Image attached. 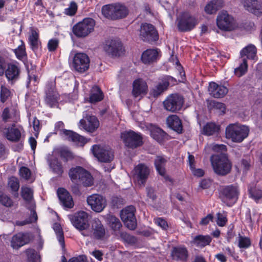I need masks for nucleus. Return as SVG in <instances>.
<instances>
[{"instance_id":"obj_26","label":"nucleus","mask_w":262,"mask_h":262,"mask_svg":"<svg viewBox=\"0 0 262 262\" xmlns=\"http://www.w3.org/2000/svg\"><path fill=\"white\" fill-rule=\"evenodd\" d=\"M4 73L8 81H11V83H13L19 78L20 70L16 66L13 64H9Z\"/></svg>"},{"instance_id":"obj_35","label":"nucleus","mask_w":262,"mask_h":262,"mask_svg":"<svg viewBox=\"0 0 262 262\" xmlns=\"http://www.w3.org/2000/svg\"><path fill=\"white\" fill-rule=\"evenodd\" d=\"M103 99V94L97 86H94L92 88L90 96V101L91 103H96L101 101Z\"/></svg>"},{"instance_id":"obj_29","label":"nucleus","mask_w":262,"mask_h":262,"mask_svg":"<svg viewBox=\"0 0 262 262\" xmlns=\"http://www.w3.org/2000/svg\"><path fill=\"white\" fill-rule=\"evenodd\" d=\"M150 132L151 137L160 143L167 139V134L159 127L152 126Z\"/></svg>"},{"instance_id":"obj_9","label":"nucleus","mask_w":262,"mask_h":262,"mask_svg":"<svg viewBox=\"0 0 262 262\" xmlns=\"http://www.w3.org/2000/svg\"><path fill=\"white\" fill-rule=\"evenodd\" d=\"M95 20L91 18H86L77 23L73 27V32L78 37H84L88 35L94 30Z\"/></svg>"},{"instance_id":"obj_6","label":"nucleus","mask_w":262,"mask_h":262,"mask_svg":"<svg viewBox=\"0 0 262 262\" xmlns=\"http://www.w3.org/2000/svg\"><path fill=\"white\" fill-rule=\"evenodd\" d=\"M120 138L125 146L129 148L135 149L143 144L142 135L132 130L121 133Z\"/></svg>"},{"instance_id":"obj_60","label":"nucleus","mask_w":262,"mask_h":262,"mask_svg":"<svg viewBox=\"0 0 262 262\" xmlns=\"http://www.w3.org/2000/svg\"><path fill=\"white\" fill-rule=\"evenodd\" d=\"M147 197L151 199L152 202L157 199V194L155 190L151 187H147L146 188Z\"/></svg>"},{"instance_id":"obj_25","label":"nucleus","mask_w":262,"mask_h":262,"mask_svg":"<svg viewBox=\"0 0 262 262\" xmlns=\"http://www.w3.org/2000/svg\"><path fill=\"white\" fill-rule=\"evenodd\" d=\"M173 259L180 261H186L188 257V251L184 246H177L173 248L171 253Z\"/></svg>"},{"instance_id":"obj_2","label":"nucleus","mask_w":262,"mask_h":262,"mask_svg":"<svg viewBox=\"0 0 262 262\" xmlns=\"http://www.w3.org/2000/svg\"><path fill=\"white\" fill-rule=\"evenodd\" d=\"M68 219L74 227L81 232L84 236H89L92 233L90 231L88 214L84 211H80L68 215Z\"/></svg>"},{"instance_id":"obj_13","label":"nucleus","mask_w":262,"mask_h":262,"mask_svg":"<svg viewBox=\"0 0 262 262\" xmlns=\"http://www.w3.org/2000/svg\"><path fill=\"white\" fill-rule=\"evenodd\" d=\"M90 66V59L88 56L82 53L76 54L73 59V67L80 73L86 71Z\"/></svg>"},{"instance_id":"obj_30","label":"nucleus","mask_w":262,"mask_h":262,"mask_svg":"<svg viewBox=\"0 0 262 262\" xmlns=\"http://www.w3.org/2000/svg\"><path fill=\"white\" fill-rule=\"evenodd\" d=\"M158 57V52L157 50L148 49L142 53L141 60L145 64H150L156 61Z\"/></svg>"},{"instance_id":"obj_14","label":"nucleus","mask_w":262,"mask_h":262,"mask_svg":"<svg viewBox=\"0 0 262 262\" xmlns=\"http://www.w3.org/2000/svg\"><path fill=\"white\" fill-rule=\"evenodd\" d=\"M86 201L91 208L96 212H101L106 206L105 199L98 194H93L88 196Z\"/></svg>"},{"instance_id":"obj_8","label":"nucleus","mask_w":262,"mask_h":262,"mask_svg":"<svg viewBox=\"0 0 262 262\" xmlns=\"http://www.w3.org/2000/svg\"><path fill=\"white\" fill-rule=\"evenodd\" d=\"M184 99L183 96L178 93L169 95L163 101L164 108L167 111L177 113L181 111L184 105Z\"/></svg>"},{"instance_id":"obj_43","label":"nucleus","mask_w":262,"mask_h":262,"mask_svg":"<svg viewBox=\"0 0 262 262\" xmlns=\"http://www.w3.org/2000/svg\"><path fill=\"white\" fill-rule=\"evenodd\" d=\"M53 229L56 233L59 243L62 247L64 246V240L62 229L58 223H55L53 225Z\"/></svg>"},{"instance_id":"obj_49","label":"nucleus","mask_w":262,"mask_h":262,"mask_svg":"<svg viewBox=\"0 0 262 262\" xmlns=\"http://www.w3.org/2000/svg\"><path fill=\"white\" fill-rule=\"evenodd\" d=\"M248 64L247 59L245 58L243 59V62L240 66L234 70L235 74L238 77H241L244 75L247 71Z\"/></svg>"},{"instance_id":"obj_17","label":"nucleus","mask_w":262,"mask_h":262,"mask_svg":"<svg viewBox=\"0 0 262 262\" xmlns=\"http://www.w3.org/2000/svg\"><path fill=\"white\" fill-rule=\"evenodd\" d=\"M233 18L227 11H222L216 18L218 27L223 30L230 31L233 27Z\"/></svg>"},{"instance_id":"obj_46","label":"nucleus","mask_w":262,"mask_h":262,"mask_svg":"<svg viewBox=\"0 0 262 262\" xmlns=\"http://www.w3.org/2000/svg\"><path fill=\"white\" fill-rule=\"evenodd\" d=\"M0 204L6 207H11L13 205V201L10 196L0 191Z\"/></svg>"},{"instance_id":"obj_15","label":"nucleus","mask_w":262,"mask_h":262,"mask_svg":"<svg viewBox=\"0 0 262 262\" xmlns=\"http://www.w3.org/2000/svg\"><path fill=\"white\" fill-rule=\"evenodd\" d=\"M106 52L113 57H119L123 54L124 49L122 42L117 39L108 41L104 47Z\"/></svg>"},{"instance_id":"obj_44","label":"nucleus","mask_w":262,"mask_h":262,"mask_svg":"<svg viewBox=\"0 0 262 262\" xmlns=\"http://www.w3.org/2000/svg\"><path fill=\"white\" fill-rule=\"evenodd\" d=\"M21 195L26 202H31L33 198V190L29 187L23 186L21 188Z\"/></svg>"},{"instance_id":"obj_31","label":"nucleus","mask_w":262,"mask_h":262,"mask_svg":"<svg viewBox=\"0 0 262 262\" xmlns=\"http://www.w3.org/2000/svg\"><path fill=\"white\" fill-rule=\"evenodd\" d=\"M248 190L250 196L256 203L262 201V189L257 187L254 183H251L249 185Z\"/></svg>"},{"instance_id":"obj_54","label":"nucleus","mask_w":262,"mask_h":262,"mask_svg":"<svg viewBox=\"0 0 262 262\" xmlns=\"http://www.w3.org/2000/svg\"><path fill=\"white\" fill-rule=\"evenodd\" d=\"M35 205L34 203H31L29 207V209L30 210V215L28 219L29 222L31 223L35 222L37 220V215L35 211Z\"/></svg>"},{"instance_id":"obj_40","label":"nucleus","mask_w":262,"mask_h":262,"mask_svg":"<svg viewBox=\"0 0 262 262\" xmlns=\"http://www.w3.org/2000/svg\"><path fill=\"white\" fill-rule=\"evenodd\" d=\"M63 133L68 137L69 140L73 142L83 145L86 142L85 139L83 137L71 130H64Z\"/></svg>"},{"instance_id":"obj_38","label":"nucleus","mask_w":262,"mask_h":262,"mask_svg":"<svg viewBox=\"0 0 262 262\" xmlns=\"http://www.w3.org/2000/svg\"><path fill=\"white\" fill-rule=\"evenodd\" d=\"M48 162L53 172L58 175H61L63 173L62 165L56 158H48Z\"/></svg>"},{"instance_id":"obj_47","label":"nucleus","mask_w":262,"mask_h":262,"mask_svg":"<svg viewBox=\"0 0 262 262\" xmlns=\"http://www.w3.org/2000/svg\"><path fill=\"white\" fill-rule=\"evenodd\" d=\"M238 238V246L239 248L247 249L251 246V242L249 237L242 236L239 234Z\"/></svg>"},{"instance_id":"obj_4","label":"nucleus","mask_w":262,"mask_h":262,"mask_svg":"<svg viewBox=\"0 0 262 262\" xmlns=\"http://www.w3.org/2000/svg\"><path fill=\"white\" fill-rule=\"evenodd\" d=\"M103 15L111 20L125 17L128 14L127 9L120 4H112L103 6L101 9Z\"/></svg>"},{"instance_id":"obj_42","label":"nucleus","mask_w":262,"mask_h":262,"mask_svg":"<svg viewBox=\"0 0 262 262\" xmlns=\"http://www.w3.org/2000/svg\"><path fill=\"white\" fill-rule=\"evenodd\" d=\"M107 221L111 228L114 231H118L122 227V224L120 220L114 215H110L107 217Z\"/></svg>"},{"instance_id":"obj_19","label":"nucleus","mask_w":262,"mask_h":262,"mask_svg":"<svg viewBox=\"0 0 262 262\" xmlns=\"http://www.w3.org/2000/svg\"><path fill=\"white\" fill-rule=\"evenodd\" d=\"M90 231L92 234L89 236L93 237L96 239L101 240L104 237L105 234V228L98 219H94L92 222Z\"/></svg>"},{"instance_id":"obj_33","label":"nucleus","mask_w":262,"mask_h":262,"mask_svg":"<svg viewBox=\"0 0 262 262\" xmlns=\"http://www.w3.org/2000/svg\"><path fill=\"white\" fill-rule=\"evenodd\" d=\"M4 133L7 139L13 142L18 141L21 137L20 130L13 127L7 128Z\"/></svg>"},{"instance_id":"obj_1","label":"nucleus","mask_w":262,"mask_h":262,"mask_svg":"<svg viewBox=\"0 0 262 262\" xmlns=\"http://www.w3.org/2000/svg\"><path fill=\"white\" fill-rule=\"evenodd\" d=\"M211 164L215 173L226 176L231 169L232 164L225 153H217L210 158Z\"/></svg>"},{"instance_id":"obj_28","label":"nucleus","mask_w":262,"mask_h":262,"mask_svg":"<svg viewBox=\"0 0 262 262\" xmlns=\"http://www.w3.org/2000/svg\"><path fill=\"white\" fill-rule=\"evenodd\" d=\"M147 89V84L144 81L140 79L136 80L133 83L132 93L134 97H137L140 95L146 94Z\"/></svg>"},{"instance_id":"obj_37","label":"nucleus","mask_w":262,"mask_h":262,"mask_svg":"<svg viewBox=\"0 0 262 262\" xmlns=\"http://www.w3.org/2000/svg\"><path fill=\"white\" fill-rule=\"evenodd\" d=\"M211 240L209 235H199L194 237L193 243L196 246L202 248L209 245Z\"/></svg>"},{"instance_id":"obj_16","label":"nucleus","mask_w":262,"mask_h":262,"mask_svg":"<svg viewBox=\"0 0 262 262\" xmlns=\"http://www.w3.org/2000/svg\"><path fill=\"white\" fill-rule=\"evenodd\" d=\"M80 126L87 132L93 133L99 126V121L95 116L86 114L80 121Z\"/></svg>"},{"instance_id":"obj_50","label":"nucleus","mask_w":262,"mask_h":262,"mask_svg":"<svg viewBox=\"0 0 262 262\" xmlns=\"http://www.w3.org/2000/svg\"><path fill=\"white\" fill-rule=\"evenodd\" d=\"M28 262H38L40 256L37 252L32 249H28L26 251Z\"/></svg>"},{"instance_id":"obj_56","label":"nucleus","mask_w":262,"mask_h":262,"mask_svg":"<svg viewBox=\"0 0 262 262\" xmlns=\"http://www.w3.org/2000/svg\"><path fill=\"white\" fill-rule=\"evenodd\" d=\"M31 173L30 170L26 167H21L19 170L20 176L26 180H28L30 179Z\"/></svg>"},{"instance_id":"obj_24","label":"nucleus","mask_w":262,"mask_h":262,"mask_svg":"<svg viewBox=\"0 0 262 262\" xmlns=\"http://www.w3.org/2000/svg\"><path fill=\"white\" fill-rule=\"evenodd\" d=\"M167 126L177 132L181 134L183 132V125L181 120L176 115H171L166 118Z\"/></svg>"},{"instance_id":"obj_11","label":"nucleus","mask_w":262,"mask_h":262,"mask_svg":"<svg viewBox=\"0 0 262 262\" xmlns=\"http://www.w3.org/2000/svg\"><path fill=\"white\" fill-rule=\"evenodd\" d=\"M136 208L130 205L125 207L120 212V217L127 228L130 230H134L137 227V220L135 213Z\"/></svg>"},{"instance_id":"obj_12","label":"nucleus","mask_w":262,"mask_h":262,"mask_svg":"<svg viewBox=\"0 0 262 262\" xmlns=\"http://www.w3.org/2000/svg\"><path fill=\"white\" fill-rule=\"evenodd\" d=\"M92 151L95 157L102 162H110L114 159V152L109 147L98 145L93 146Z\"/></svg>"},{"instance_id":"obj_53","label":"nucleus","mask_w":262,"mask_h":262,"mask_svg":"<svg viewBox=\"0 0 262 262\" xmlns=\"http://www.w3.org/2000/svg\"><path fill=\"white\" fill-rule=\"evenodd\" d=\"M10 90L7 89L5 86L2 85L1 86V101L3 103H4L7 101V100L8 99V98L10 96Z\"/></svg>"},{"instance_id":"obj_63","label":"nucleus","mask_w":262,"mask_h":262,"mask_svg":"<svg viewBox=\"0 0 262 262\" xmlns=\"http://www.w3.org/2000/svg\"><path fill=\"white\" fill-rule=\"evenodd\" d=\"M212 4H213V11H217L224 6V2L223 0H212Z\"/></svg>"},{"instance_id":"obj_23","label":"nucleus","mask_w":262,"mask_h":262,"mask_svg":"<svg viewBox=\"0 0 262 262\" xmlns=\"http://www.w3.org/2000/svg\"><path fill=\"white\" fill-rule=\"evenodd\" d=\"M208 91L210 95L216 98H222L228 93V89L223 85L217 84L214 82L209 83Z\"/></svg>"},{"instance_id":"obj_3","label":"nucleus","mask_w":262,"mask_h":262,"mask_svg":"<svg viewBox=\"0 0 262 262\" xmlns=\"http://www.w3.org/2000/svg\"><path fill=\"white\" fill-rule=\"evenodd\" d=\"M239 192L237 183L223 186L220 190V198L226 205L231 206L237 201Z\"/></svg>"},{"instance_id":"obj_27","label":"nucleus","mask_w":262,"mask_h":262,"mask_svg":"<svg viewBox=\"0 0 262 262\" xmlns=\"http://www.w3.org/2000/svg\"><path fill=\"white\" fill-rule=\"evenodd\" d=\"M244 8L249 12L256 15L261 13V4L257 0H244Z\"/></svg>"},{"instance_id":"obj_32","label":"nucleus","mask_w":262,"mask_h":262,"mask_svg":"<svg viewBox=\"0 0 262 262\" xmlns=\"http://www.w3.org/2000/svg\"><path fill=\"white\" fill-rule=\"evenodd\" d=\"M135 174L141 180H145L148 178L150 170L145 164H139L135 168Z\"/></svg>"},{"instance_id":"obj_48","label":"nucleus","mask_w":262,"mask_h":262,"mask_svg":"<svg viewBox=\"0 0 262 262\" xmlns=\"http://www.w3.org/2000/svg\"><path fill=\"white\" fill-rule=\"evenodd\" d=\"M70 188L72 192L76 195L79 196L84 191L80 182L71 181Z\"/></svg>"},{"instance_id":"obj_55","label":"nucleus","mask_w":262,"mask_h":262,"mask_svg":"<svg viewBox=\"0 0 262 262\" xmlns=\"http://www.w3.org/2000/svg\"><path fill=\"white\" fill-rule=\"evenodd\" d=\"M120 234L121 238L126 243L134 244L137 241V239L135 236L131 235L126 232H121Z\"/></svg>"},{"instance_id":"obj_18","label":"nucleus","mask_w":262,"mask_h":262,"mask_svg":"<svg viewBox=\"0 0 262 262\" xmlns=\"http://www.w3.org/2000/svg\"><path fill=\"white\" fill-rule=\"evenodd\" d=\"M69 175L71 179L74 180H91L93 179L90 172L81 166L71 168Z\"/></svg>"},{"instance_id":"obj_34","label":"nucleus","mask_w":262,"mask_h":262,"mask_svg":"<svg viewBox=\"0 0 262 262\" xmlns=\"http://www.w3.org/2000/svg\"><path fill=\"white\" fill-rule=\"evenodd\" d=\"M220 126L213 122L207 123L203 128L202 134L207 136L215 135L219 133Z\"/></svg>"},{"instance_id":"obj_52","label":"nucleus","mask_w":262,"mask_h":262,"mask_svg":"<svg viewBox=\"0 0 262 262\" xmlns=\"http://www.w3.org/2000/svg\"><path fill=\"white\" fill-rule=\"evenodd\" d=\"M8 185L11 193L15 196L17 197L18 195L17 191L19 188V181H8Z\"/></svg>"},{"instance_id":"obj_59","label":"nucleus","mask_w":262,"mask_h":262,"mask_svg":"<svg viewBox=\"0 0 262 262\" xmlns=\"http://www.w3.org/2000/svg\"><path fill=\"white\" fill-rule=\"evenodd\" d=\"M59 43V41L57 39H52L50 40L48 43V48L50 51L52 52L56 50Z\"/></svg>"},{"instance_id":"obj_58","label":"nucleus","mask_w":262,"mask_h":262,"mask_svg":"<svg viewBox=\"0 0 262 262\" xmlns=\"http://www.w3.org/2000/svg\"><path fill=\"white\" fill-rule=\"evenodd\" d=\"M14 52L18 59H22L26 55L25 48L24 45L19 46L15 50Z\"/></svg>"},{"instance_id":"obj_20","label":"nucleus","mask_w":262,"mask_h":262,"mask_svg":"<svg viewBox=\"0 0 262 262\" xmlns=\"http://www.w3.org/2000/svg\"><path fill=\"white\" fill-rule=\"evenodd\" d=\"M57 195L60 204L67 208H72L74 203L70 193L64 188H59L57 190Z\"/></svg>"},{"instance_id":"obj_62","label":"nucleus","mask_w":262,"mask_h":262,"mask_svg":"<svg viewBox=\"0 0 262 262\" xmlns=\"http://www.w3.org/2000/svg\"><path fill=\"white\" fill-rule=\"evenodd\" d=\"M217 224L221 227L225 226L227 221L226 217L221 213L217 214Z\"/></svg>"},{"instance_id":"obj_36","label":"nucleus","mask_w":262,"mask_h":262,"mask_svg":"<svg viewBox=\"0 0 262 262\" xmlns=\"http://www.w3.org/2000/svg\"><path fill=\"white\" fill-rule=\"evenodd\" d=\"M166 162V159L162 156H157L154 162L157 171L159 174L163 176L164 178L165 174V166Z\"/></svg>"},{"instance_id":"obj_51","label":"nucleus","mask_w":262,"mask_h":262,"mask_svg":"<svg viewBox=\"0 0 262 262\" xmlns=\"http://www.w3.org/2000/svg\"><path fill=\"white\" fill-rule=\"evenodd\" d=\"M29 40L32 49L34 50L38 48V34L36 31H32L31 34L29 36Z\"/></svg>"},{"instance_id":"obj_39","label":"nucleus","mask_w":262,"mask_h":262,"mask_svg":"<svg viewBox=\"0 0 262 262\" xmlns=\"http://www.w3.org/2000/svg\"><path fill=\"white\" fill-rule=\"evenodd\" d=\"M256 54V47L253 45H249L244 48L240 53L241 58L246 56L247 58L254 59Z\"/></svg>"},{"instance_id":"obj_21","label":"nucleus","mask_w":262,"mask_h":262,"mask_svg":"<svg viewBox=\"0 0 262 262\" xmlns=\"http://www.w3.org/2000/svg\"><path fill=\"white\" fill-rule=\"evenodd\" d=\"M55 84L50 82L47 85L46 101L51 107L54 105L57 102L58 94L55 90Z\"/></svg>"},{"instance_id":"obj_5","label":"nucleus","mask_w":262,"mask_h":262,"mask_svg":"<svg viewBox=\"0 0 262 262\" xmlns=\"http://www.w3.org/2000/svg\"><path fill=\"white\" fill-rule=\"evenodd\" d=\"M249 134V128L245 125L230 124L226 128V136L236 142H241Z\"/></svg>"},{"instance_id":"obj_61","label":"nucleus","mask_w":262,"mask_h":262,"mask_svg":"<svg viewBox=\"0 0 262 262\" xmlns=\"http://www.w3.org/2000/svg\"><path fill=\"white\" fill-rule=\"evenodd\" d=\"M162 81L165 84H166V83L167 84V87L169 85H173L177 83L176 79L170 76H165L162 80Z\"/></svg>"},{"instance_id":"obj_7","label":"nucleus","mask_w":262,"mask_h":262,"mask_svg":"<svg viewBox=\"0 0 262 262\" xmlns=\"http://www.w3.org/2000/svg\"><path fill=\"white\" fill-rule=\"evenodd\" d=\"M198 23V18L187 12L182 13L177 19L178 29L182 32L191 31Z\"/></svg>"},{"instance_id":"obj_10","label":"nucleus","mask_w":262,"mask_h":262,"mask_svg":"<svg viewBox=\"0 0 262 262\" xmlns=\"http://www.w3.org/2000/svg\"><path fill=\"white\" fill-rule=\"evenodd\" d=\"M139 35L141 40L148 42L156 41L159 39L158 33L155 27L146 23L141 24Z\"/></svg>"},{"instance_id":"obj_64","label":"nucleus","mask_w":262,"mask_h":262,"mask_svg":"<svg viewBox=\"0 0 262 262\" xmlns=\"http://www.w3.org/2000/svg\"><path fill=\"white\" fill-rule=\"evenodd\" d=\"M86 257L84 255H79L77 257H73L70 258L69 262H86Z\"/></svg>"},{"instance_id":"obj_57","label":"nucleus","mask_w":262,"mask_h":262,"mask_svg":"<svg viewBox=\"0 0 262 262\" xmlns=\"http://www.w3.org/2000/svg\"><path fill=\"white\" fill-rule=\"evenodd\" d=\"M77 9V6L76 3L72 2L71 3L69 7L65 10V13L69 15H73L75 14Z\"/></svg>"},{"instance_id":"obj_45","label":"nucleus","mask_w":262,"mask_h":262,"mask_svg":"<svg viewBox=\"0 0 262 262\" xmlns=\"http://www.w3.org/2000/svg\"><path fill=\"white\" fill-rule=\"evenodd\" d=\"M167 88V84H165L162 81L152 90L151 94L154 97H157L165 91Z\"/></svg>"},{"instance_id":"obj_22","label":"nucleus","mask_w":262,"mask_h":262,"mask_svg":"<svg viewBox=\"0 0 262 262\" xmlns=\"http://www.w3.org/2000/svg\"><path fill=\"white\" fill-rule=\"evenodd\" d=\"M30 237L28 234L18 233L13 235L11 241V246L13 249H18L30 242Z\"/></svg>"},{"instance_id":"obj_41","label":"nucleus","mask_w":262,"mask_h":262,"mask_svg":"<svg viewBox=\"0 0 262 262\" xmlns=\"http://www.w3.org/2000/svg\"><path fill=\"white\" fill-rule=\"evenodd\" d=\"M208 107L209 110L215 109L220 111L221 114L225 113V106L223 103L217 102L215 100H210L208 101Z\"/></svg>"}]
</instances>
